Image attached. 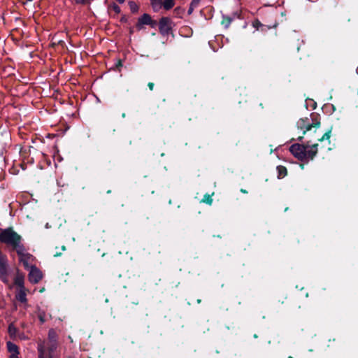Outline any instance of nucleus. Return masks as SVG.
<instances>
[{
	"label": "nucleus",
	"instance_id": "nucleus-27",
	"mask_svg": "<svg viewBox=\"0 0 358 358\" xmlns=\"http://www.w3.org/2000/svg\"><path fill=\"white\" fill-rule=\"evenodd\" d=\"M76 1L78 3H85L87 1V0H76Z\"/></svg>",
	"mask_w": 358,
	"mask_h": 358
},
{
	"label": "nucleus",
	"instance_id": "nucleus-26",
	"mask_svg": "<svg viewBox=\"0 0 358 358\" xmlns=\"http://www.w3.org/2000/svg\"><path fill=\"white\" fill-rule=\"evenodd\" d=\"M153 86H154V85H153V83H150L148 84V87H149V88H150L151 90L153 89Z\"/></svg>",
	"mask_w": 358,
	"mask_h": 358
},
{
	"label": "nucleus",
	"instance_id": "nucleus-5",
	"mask_svg": "<svg viewBox=\"0 0 358 358\" xmlns=\"http://www.w3.org/2000/svg\"><path fill=\"white\" fill-rule=\"evenodd\" d=\"M155 24V22L152 21L150 15L147 13H144L142 16H141L136 24V27L138 30L143 29V25H150L153 27Z\"/></svg>",
	"mask_w": 358,
	"mask_h": 358
},
{
	"label": "nucleus",
	"instance_id": "nucleus-21",
	"mask_svg": "<svg viewBox=\"0 0 358 358\" xmlns=\"http://www.w3.org/2000/svg\"><path fill=\"white\" fill-rule=\"evenodd\" d=\"M202 201L210 205L212 203V202H213V199H211L210 195L206 194L204 196Z\"/></svg>",
	"mask_w": 358,
	"mask_h": 358
},
{
	"label": "nucleus",
	"instance_id": "nucleus-28",
	"mask_svg": "<svg viewBox=\"0 0 358 358\" xmlns=\"http://www.w3.org/2000/svg\"><path fill=\"white\" fill-rule=\"evenodd\" d=\"M117 1H118L120 3H122L124 2V0H116Z\"/></svg>",
	"mask_w": 358,
	"mask_h": 358
},
{
	"label": "nucleus",
	"instance_id": "nucleus-14",
	"mask_svg": "<svg viewBox=\"0 0 358 358\" xmlns=\"http://www.w3.org/2000/svg\"><path fill=\"white\" fill-rule=\"evenodd\" d=\"M15 283L16 285H17L20 289H25L24 286V278L22 275H17L15 279Z\"/></svg>",
	"mask_w": 358,
	"mask_h": 358
},
{
	"label": "nucleus",
	"instance_id": "nucleus-18",
	"mask_svg": "<svg viewBox=\"0 0 358 358\" xmlns=\"http://www.w3.org/2000/svg\"><path fill=\"white\" fill-rule=\"evenodd\" d=\"M129 6L132 13H137L138 10V6L134 1H129Z\"/></svg>",
	"mask_w": 358,
	"mask_h": 358
},
{
	"label": "nucleus",
	"instance_id": "nucleus-16",
	"mask_svg": "<svg viewBox=\"0 0 358 358\" xmlns=\"http://www.w3.org/2000/svg\"><path fill=\"white\" fill-rule=\"evenodd\" d=\"M277 170L278 172V178H283L287 175V169L285 167L282 166H277Z\"/></svg>",
	"mask_w": 358,
	"mask_h": 358
},
{
	"label": "nucleus",
	"instance_id": "nucleus-12",
	"mask_svg": "<svg viewBox=\"0 0 358 358\" xmlns=\"http://www.w3.org/2000/svg\"><path fill=\"white\" fill-rule=\"evenodd\" d=\"M48 340L50 343H57V335L55 330L50 329L48 332Z\"/></svg>",
	"mask_w": 358,
	"mask_h": 358
},
{
	"label": "nucleus",
	"instance_id": "nucleus-13",
	"mask_svg": "<svg viewBox=\"0 0 358 358\" xmlns=\"http://www.w3.org/2000/svg\"><path fill=\"white\" fill-rule=\"evenodd\" d=\"M173 6V0H164V1L162 2V8H164L166 10L171 9Z\"/></svg>",
	"mask_w": 358,
	"mask_h": 358
},
{
	"label": "nucleus",
	"instance_id": "nucleus-30",
	"mask_svg": "<svg viewBox=\"0 0 358 358\" xmlns=\"http://www.w3.org/2000/svg\"><path fill=\"white\" fill-rule=\"evenodd\" d=\"M39 317H40V320H41L42 322H44V320H43V318L42 317V316H41V315H40V316H39Z\"/></svg>",
	"mask_w": 358,
	"mask_h": 358
},
{
	"label": "nucleus",
	"instance_id": "nucleus-32",
	"mask_svg": "<svg viewBox=\"0 0 358 358\" xmlns=\"http://www.w3.org/2000/svg\"><path fill=\"white\" fill-rule=\"evenodd\" d=\"M303 138V137H299V140L301 141Z\"/></svg>",
	"mask_w": 358,
	"mask_h": 358
},
{
	"label": "nucleus",
	"instance_id": "nucleus-23",
	"mask_svg": "<svg viewBox=\"0 0 358 358\" xmlns=\"http://www.w3.org/2000/svg\"><path fill=\"white\" fill-rule=\"evenodd\" d=\"M252 25L255 28L258 29L260 27L262 26V24L258 20H256L252 22Z\"/></svg>",
	"mask_w": 358,
	"mask_h": 358
},
{
	"label": "nucleus",
	"instance_id": "nucleus-17",
	"mask_svg": "<svg viewBox=\"0 0 358 358\" xmlns=\"http://www.w3.org/2000/svg\"><path fill=\"white\" fill-rule=\"evenodd\" d=\"M17 331V328L13 324L9 325L8 334L11 337H15L16 336Z\"/></svg>",
	"mask_w": 358,
	"mask_h": 358
},
{
	"label": "nucleus",
	"instance_id": "nucleus-11",
	"mask_svg": "<svg viewBox=\"0 0 358 358\" xmlns=\"http://www.w3.org/2000/svg\"><path fill=\"white\" fill-rule=\"evenodd\" d=\"M7 348L11 354H19L17 346L10 341L7 342Z\"/></svg>",
	"mask_w": 358,
	"mask_h": 358
},
{
	"label": "nucleus",
	"instance_id": "nucleus-8",
	"mask_svg": "<svg viewBox=\"0 0 358 358\" xmlns=\"http://www.w3.org/2000/svg\"><path fill=\"white\" fill-rule=\"evenodd\" d=\"M7 276L6 262L3 258L0 257V278L6 282L8 281Z\"/></svg>",
	"mask_w": 358,
	"mask_h": 358
},
{
	"label": "nucleus",
	"instance_id": "nucleus-2",
	"mask_svg": "<svg viewBox=\"0 0 358 358\" xmlns=\"http://www.w3.org/2000/svg\"><path fill=\"white\" fill-rule=\"evenodd\" d=\"M21 241V236L11 228L5 229L0 232V241L12 246L17 253H20L23 247Z\"/></svg>",
	"mask_w": 358,
	"mask_h": 358
},
{
	"label": "nucleus",
	"instance_id": "nucleus-1",
	"mask_svg": "<svg viewBox=\"0 0 358 358\" xmlns=\"http://www.w3.org/2000/svg\"><path fill=\"white\" fill-rule=\"evenodd\" d=\"M317 144L303 145L298 143L293 144L289 148L291 153L301 161L313 159L317 152Z\"/></svg>",
	"mask_w": 358,
	"mask_h": 358
},
{
	"label": "nucleus",
	"instance_id": "nucleus-4",
	"mask_svg": "<svg viewBox=\"0 0 358 358\" xmlns=\"http://www.w3.org/2000/svg\"><path fill=\"white\" fill-rule=\"evenodd\" d=\"M28 270L29 271L28 277L31 283L36 284L42 279V272L36 266H31Z\"/></svg>",
	"mask_w": 358,
	"mask_h": 358
},
{
	"label": "nucleus",
	"instance_id": "nucleus-29",
	"mask_svg": "<svg viewBox=\"0 0 358 358\" xmlns=\"http://www.w3.org/2000/svg\"><path fill=\"white\" fill-rule=\"evenodd\" d=\"M45 227L46 229H49V228H50V225H49V224H48V223H46V224L45 225Z\"/></svg>",
	"mask_w": 358,
	"mask_h": 358
},
{
	"label": "nucleus",
	"instance_id": "nucleus-15",
	"mask_svg": "<svg viewBox=\"0 0 358 358\" xmlns=\"http://www.w3.org/2000/svg\"><path fill=\"white\" fill-rule=\"evenodd\" d=\"M38 358H44L45 354V344L41 342L38 344Z\"/></svg>",
	"mask_w": 358,
	"mask_h": 358
},
{
	"label": "nucleus",
	"instance_id": "nucleus-24",
	"mask_svg": "<svg viewBox=\"0 0 358 358\" xmlns=\"http://www.w3.org/2000/svg\"><path fill=\"white\" fill-rule=\"evenodd\" d=\"M311 124H313V127H319L320 124L319 121H316L315 122H311Z\"/></svg>",
	"mask_w": 358,
	"mask_h": 358
},
{
	"label": "nucleus",
	"instance_id": "nucleus-19",
	"mask_svg": "<svg viewBox=\"0 0 358 358\" xmlns=\"http://www.w3.org/2000/svg\"><path fill=\"white\" fill-rule=\"evenodd\" d=\"M332 131V127H331L324 135L320 139V141L327 140L329 142V139L331 137V133Z\"/></svg>",
	"mask_w": 358,
	"mask_h": 358
},
{
	"label": "nucleus",
	"instance_id": "nucleus-10",
	"mask_svg": "<svg viewBox=\"0 0 358 358\" xmlns=\"http://www.w3.org/2000/svg\"><path fill=\"white\" fill-rule=\"evenodd\" d=\"M17 299L22 302V303H26L27 302V295L25 292V289H20L17 295H16Z\"/></svg>",
	"mask_w": 358,
	"mask_h": 358
},
{
	"label": "nucleus",
	"instance_id": "nucleus-3",
	"mask_svg": "<svg viewBox=\"0 0 358 358\" xmlns=\"http://www.w3.org/2000/svg\"><path fill=\"white\" fill-rule=\"evenodd\" d=\"M19 256V260L21 263H22L23 266L26 269L30 268V267L32 266L31 265V263L34 261V257L26 252L25 248L23 246L22 248V250L20 252V253H17Z\"/></svg>",
	"mask_w": 358,
	"mask_h": 358
},
{
	"label": "nucleus",
	"instance_id": "nucleus-9",
	"mask_svg": "<svg viewBox=\"0 0 358 358\" xmlns=\"http://www.w3.org/2000/svg\"><path fill=\"white\" fill-rule=\"evenodd\" d=\"M151 6L155 12H158L162 8V0H150Z\"/></svg>",
	"mask_w": 358,
	"mask_h": 358
},
{
	"label": "nucleus",
	"instance_id": "nucleus-33",
	"mask_svg": "<svg viewBox=\"0 0 358 358\" xmlns=\"http://www.w3.org/2000/svg\"><path fill=\"white\" fill-rule=\"evenodd\" d=\"M289 358H293V357H289Z\"/></svg>",
	"mask_w": 358,
	"mask_h": 358
},
{
	"label": "nucleus",
	"instance_id": "nucleus-6",
	"mask_svg": "<svg viewBox=\"0 0 358 358\" xmlns=\"http://www.w3.org/2000/svg\"><path fill=\"white\" fill-rule=\"evenodd\" d=\"M159 31L162 34H168L171 29V21L168 17H162L159 23Z\"/></svg>",
	"mask_w": 358,
	"mask_h": 358
},
{
	"label": "nucleus",
	"instance_id": "nucleus-22",
	"mask_svg": "<svg viewBox=\"0 0 358 358\" xmlns=\"http://www.w3.org/2000/svg\"><path fill=\"white\" fill-rule=\"evenodd\" d=\"M198 3H199L198 0L192 1V2L191 3V5L189 6V8L188 10V14H191L193 12L194 6H196Z\"/></svg>",
	"mask_w": 358,
	"mask_h": 358
},
{
	"label": "nucleus",
	"instance_id": "nucleus-7",
	"mask_svg": "<svg viewBox=\"0 0 358 358\" xmlns=\"http://www.w3.org/2000/svg\"><path fill=\"white\" fill-rule=\"evenodd\" d=\"M313 126L311 124L310 120L308 117L301 118L297 122V127L303 130V133L305 134L307 131H309Z\"/></svg>",
	"mask_w": 358,
	"mask_h": 358
},
{
	"label": "nucleus",
	"instance_id": "nucleus-20",
	"mask_svg": "<svg viewBox=\"0 0 358 358\" xmlns=\"http://www.w3.org/2000/svg\"><path fill=\"white\" fill-rule=\"evenodd\" d=\"M57 347V343H50V345L48 347V350L50 353H52Z\"/></svg>",
	"mask_w": 358,
	"mask_h": 358
},
{
	"label": "nucleus",
	"instance_id": "nucleus-31",
	"mask_svg": "<svg viewBox=\"0 0 358 358\" xmlns=\"http://www.w3.org/2000/svg\"><path fill=\"white\" fill-rule=\"evenodd\" d=\"M115 10L116 11H120V8L118 6H117V7L115 8Z\"/></svg>",
	"mask_w": 358,
	"mask_h": 358
},
{
	"label": "nucleus",
	"instance_id": "nucleus-25",
	"mask_svg": "<svg viewBox=\"0 0 358 358\" xmlns=\"http://www.w3.org/2000/svg\"><path fill=\"white\" fill-rule=\"evenodd\" d=\"M10 358H18V355L11 354Z\"/></svg>",
	"mask_w": 358,
	"mask_h": 358
}]
</instances>
